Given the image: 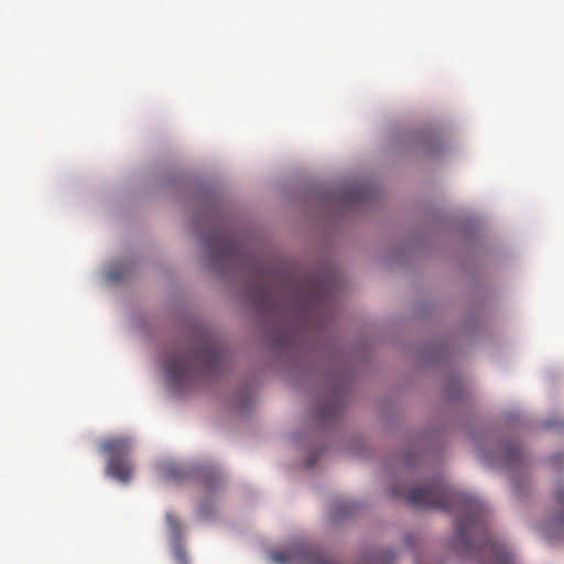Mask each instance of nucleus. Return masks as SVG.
<instances>
[{"label": "nucleus", "mask_w": 564, "mask_h": 564, "mask_svg": "<svg viewBox=\"0 0 564 564\" xmlns=\"http://www.w3.org/2000/svg\"><path fill=\"white\" fill-rule=\"evenodd\" d=\"M394 494L401 496L400 492ZM402 497L421 509L462 511L456 529L462 552L475 556L482 564H514L511 551L488 531L486 506L477 498L455 489L443 477L414 487Z\"/></svg>", "instance_id": "nucleus-1"}, {"label": "nucleus", "mask_w": 564, "mask_h": 564, "mask_svg": "<svg viewBox=\"0 0 564 564\" xmlns=\"http://www.w3.org/2000/svg\"><path fill=\"white\" fill-rule=\"evenodd\" d=\"M224 355L214 339L202 338L189 352L172 355L165 362L169 381L175 389L189 387L199 373H213L220 369Z\"/></svg>", "instance_id": "nucleus-2"}, {"label": "nucleus", "mask_w": 564, "mask_h": 564, "mask_svg": "<svg viewBox=\"0 0 564 564\" xmlns=\"http://www.w3.org/2000/svg\"><path fill=\"white\" fill-rule=\"evenodd\" d=\"M271 275L268 271L261 272L258 283L250 290L252 301L262 308H273L276 305V297L281 294H288L296 307L305 311L312 310L319 301V286L314 279L286 278L280 286H272Z\"/></svg>", "instance_id": "nucleus-3"}, {"label": "nucleus", "mask_w": 564, "mask_h": 564, "mask_svg": "<svg viewBox=\"0 0 564 564\" xmlns=\"http://www.w3.org/2000/svg\"><path fill=\"white\" fill-rule=\"evenodd\" d=\"M101 448L109 456L107 474L119 481H128L132 475V466L127 459L131 449L130 441L128 438H110L102 443Z\"/></svg>", "instance_id": "nucleus-4"}, {"label": "nucleus", "mask_w": 564, "mask_h": 564, "mask_svg": "<svg viewBox=\"0 0 564 564\" xmlns=\"http://www.w3.org/2000/svg\"><path fill=\"white\" fill-rule=\"evenodd\" d=\"M270 557L279 564H335L326 555L302 544L283 551H274Z\"/></svg>", "instance_id": "nucleus-5"}, {"label": "nucleus", "mask_w": 564, "mask_h": 564, "mask_svg": "<svg viewBox=\"0 0 564 564\" xmlns=\"http://www.w3.org/2000/svg\"><path fill=\"white\" fill-rule=\"evenodd\" d=\"M209 247L215 248V251H219L220 254L226 259L231 258L239 250L238 241L232 235L219 232L214 235Z\"/></svg>", "instance_id": "nucleus-6"}, {"label": "nucleus", "mask_w": 564, "mask_h": 564, "mask_svg": "<svg viewBox=\"0 0 564 564\" xmlns=\"http://www.w3.org/2000/svg\"><path fill=\"white\" fill-rule=\"evenodd\" d=\"M505 459L509 469H522L525 467L523 449L519 445H508L505 449Z\"/></svg>", "instance_id": "nucleus-7"}, {"label": "nucleus", "mask_w": 564, "mask_h": 564, "mask_svg": "<svg viewBox=\"0 0 564 564\" xmlns=\"http://www.w3.org/2000/svg\"><path fill=\"white\" fill-rule=\"evenodd\" d=\"M166 523L172 538L174 540H178L182 536L181 522L173 514L166 513Z\"/></svg>", "instance_id": "nucleus-8"}, {"label": "nucleus", "mask_w": 564, "mask_h": 564, "mask_svg": "<svg viewBox=\"0 0 564 564\" xmlns=\"http://www.w3.org/2000/svg\"><path fill=\"white\" fill-rule=\"evenodd\" d=\"M164 474L166 478L180 480L184 478L183 469L177 465L166 466L164 469Z\"/></svg>", "instance_id": "nucleus-9"}, {"label": "nucleus", "mask_w": 564, "mask_h": 564, "mask_svg": "<svg viewBox=\"0 0 564 564\" xmlns=\"http://www.w3.org/2000/svg\"><path fill=\"white\" fill-rule=\"evenodd\" d=\"M394 557L395 556L393 552L390 550H384L375 556V562L377 564H389L394 560Z\"/></svg>", "instance_id": "nucleus-10"}, {"label": "nucleus", "mask_w": 564, "mask_h": 564, "mask_svg": "<svg viewBox=\"0 0 564 564\" xmlns=\"http://www.w3.org/2000/svg\"><path fill=\"white\" fill-rule=\"evenodd\" d=\"M366 189L364 185L354 186L349 191L348 196L352 200H361L366 196Z\"/></svg>", "instance_id": "nucleus-11"}, {"label": "nucleus", "mask_w": 564, "mask_h": 564, "mask_svg": "<svg viewBox=\"0 0 564 564\" xmlns=\"http://www.w3.org/2000/svg\"><path fill=\"white\" fill-rule=\"evenodd\" d=\"M554 499L561 506H564V487L561 486L554 491Z\"/></svg>", "instance_id": "nucleus-12"}, {"label": "nucleus", "mask_w": 564, "mask_h": 564, "mask_svg": "<svg viewBox=\"0 0 564 564\" xmlns=\"http://www.w3.org/2000/svg\"><path fill=\"white\" fill-rule=\"evenodd\" d=\"M555 522L560 528L564 529V514H558L555 519Z\"/></svg>", "instance_id": "nucleus-13"}, {"label": "nucleus", "mask_w": 564, "mask_h": 564, "mask_svg": "<svg viewBox=\"0 0 564 564\" xmlns=\"http://www.w3.org/2000/svg\"><path fill=\"white\" fill-rule=\"evenodd\" d=\"M176 557H177L180 564H185L184 555L182 554V552L180 550L176 551Z\"/></svg>", "instance_id": "nucleus-14"}, {"label": "nucleus", "mask_w": 564, "mask_h": 564, "mask_svg": "<svg viewBox=\"0 0 564 564\" xmlns=\"http://www.w3.org/2000/svg\"><path fill=\"white\" fill-rule=\"evenodd\" d=\"M109 276H110L111 279H116V278H117V276L115 275V273H113V272H109Z\"/></svg>", "instance_id": "nucleus-15"}]
</instances>
